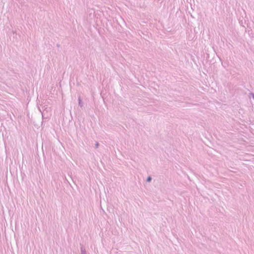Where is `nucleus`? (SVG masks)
Listing matches in <instances>:
<instances>
[{"instance_id":"f257e3e1","label":"nucleus","mask_w":254,"mask_h":254,"mask_svg":"<svg viewBox=\"0 0 254 254\" xmlns=\"http://www.w3.org/2000/svg\"><path fill=\"white\" fill-rule=\"evenodd\" d=\"M78 105L80 107H82L83 106V103H82V102L81 101V98H80V96L78 97Z\"/></svg>"},{"instance_id":"f03ea898","label":"nucleus","mask_w":254,"mask_h":254,"mask_svg":"<svg viewBox=\"0 0 254 254\" xmlns=\"http://www.w3.org/2000/svg\"><path fill=\"white\" fill-rule=\"evenodd\" d=\"M81 254H86V252L84 248L82 246L80 248Z\"/></svg>"},{"instance_id":"7ed1b4c3","label":"nucleus","mask_w":254,"mask_h":254,"mask_svg":"<svg viewBox=\"0 0 254 254\" xmlns=\"http://www.w3.org/2000/svg\"><path fill=\"white\" fill-rule=\"evenodd\" d=\"M152 180V178L150 176H149L147 178L146 181L147 182H150Z\"/></svg>"},{"instance_id":"20e7f679","label":"nucleus","mask_w":254,"mask_h":254,"mask_svg":"<svg viewBox=\"0 0 254 254\" xmlns=\"http://www.w3.org/2000/svg\"><path fill=\"white\" fill-rule=\"evenodd\" d=\"M99 146V144L98 142H96V144H95V148H97L98 147V146Z\"/></svg>"},{"instance_id":"39448f33","label":"nucleus","mask_w":254,"mask_h":254,"mask_svg":"<svg viewBox=\"0 0 254 254\" xmlns=\"http://www.w3.org/2000/svg\"><path fill=\"white\" fill-rule=\"evenodd\" d=\"M250 95L252 97V98L254 99V93H250Z\"/></svg>"},{"instance_id":"423d86ee","label":"nucleus","mask_w":254,"mask_h":254,"mask_svg":"<svg viewBox=\"0 0 254 254\" xmlns=\"http://www.w3.org/2000/svg\"><path fill=\"white\" fill-rule=\"evenodd\" d=\"M60 46V45L59 44H57V47H59Z\"/></svg>"}]
</instances>
